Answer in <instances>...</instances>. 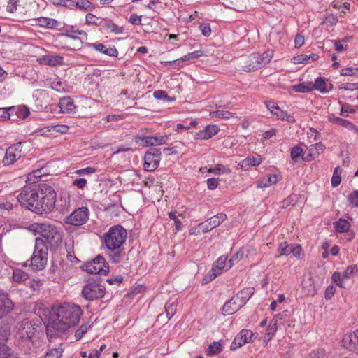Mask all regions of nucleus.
<instances>
[{
  "label": "nucleus",
  "instance_id": "obj_10",
  "mask_svg": "<svg viewBox=\"0 0 358 358\" xmlns=\"http://www.w3.org/2000/svg\"><path fill=\"white\" fill-rule=\"evenodd\" d=\"M9 335L10 329L8 326L0 327V358H20L14 350L3 343Z\"/></svg>",
  "mask_w": 358,
  "mask_h": 358
},
{
  "label": "nucleus",
  "instance_id": "obj_13",
  "mask_svg": "<svg viewBox=\"0 0 358 358\" xmlns=\"http://www.w3.org/2000/svg\"><path fill=\"white\" fill-rule=\"evenodd\" d=\"M342 343L343 347L350 351L358 352V330L345 334L343 338Z\"/></svg>",
  "mask_w": 358,
  "mask_h": 358
},
{
  "label": "nucleus",
  "instance_id": "obj_55",
  "mask_svg": "<svg viewBox=\"0 0 358 358\" xmlns=\"http://www.w3.org/2000/svg\"><path fill=\"white\" fill-rule=\"evenodd\" d=\"M176 310V308L173 303L166 306L165 311L169 319H170L175 314Z\"/></svg>",
  "mask_w": 358,
  "mask_h": 358
},
{
  "label": "nucleus",
  "instance_id": "obj_27",
  "mask_svg": "<svg viewBox=\"0 0 358 358\" xmlns=\"http://www.w3.org/2000/svg\"><path fill=\"white\" fill-rule=\"evenodd\" d=\"M303 292L308 296H313L316 294L317 289L315 288L313 279L309 278L308 280L303 282Z\"/></svg>",
  "mask_w": 358,
  "mask_h": 358
},
{
  "label": "nucleus",
  "instance_id": "obj_6",
  "mask_svg": "<svg viewBox=\"0 0 358 358\" xmlns=\"http://www.w3.org/2000/svg\"><path fill=\"white\" fill-rule=\"evenodd\" d=\"M48 262V246L42 238H36L35 248L33 252L31 265L34 270H42Z\"/></svg>",
  "mask_w": 358,
  "mask_h": 358
},
{
  "label": "nucleus",
  "instance_id": "obj_30",
  "mask_svg": "<svg viewBox=\"0 0 358 358\" xmlns=\"http://www.w3.org/2000/svg\"><path fill=\"white\" fill-rule=\"evenodd\" d=\"M143 168L147 171H153L159 166V161L155 158H143Z\"/></svg>",
  "mask_w": 358,
  "mask_h": 358
},
{
  "label": "nucleus",
  "instance_id": "obj_61",
  "mask_svg": "<svg viewBox=\"0 0 358 358\" xmlns=\"http://www.w3.org/2000/svg\"><path fill=\"white\" fill-rule=\"evenodd\" d=\"M308 59H310L309 55H301L294 57V63H295V64L305 63V62H306Z\"/></svg>",
  "mask_w": 358,
  "mask_h": 358
},
{
  "label": "nucleus",
  "instance_id": "obj_54",
  "mask_svg": "<svg viewBox=\"0 0 358 358\" xmlns=\"http://www.w3.org/2000/svg\"><path fill=\"white\" fill-rule=\"evenodd\" d=\"M357 72H358V68H345L343 69L341 71V75L343 76H350L355 75Z\"/></svg>",
  "mask_w": 358,
  "mask_h": 358
},
{
  "label": "nucleus",
  "instance_id": "obj_20",
  "mask_svg": "<svg viewBox=\"0 0 358 358\" xmlns=\"http://www.w3.org/2000/svg\"><path fill=\"white\" fill-rule=\"evenodd\" d=\"M227 257L225 255L220 256L214 263L213 267L210 270V278H215L221 273V271L226 265Z\"/></svg>",
  "mask_w": 358,
  "mask_h": 358
},
{
  "label": "nucleus",
  "instance_id": "obj_2",
  "mask_svg": "<svg viewBox=\"0 0 358 358\" xmlns=\"http://www.w3.org/2000/svg\"><path fill=\"white\" fill-rule=\"evenodd\" d=\"M82 313L80 307L73 303H63L53 307L46 325L47 336L49 339L61 336L78 323Z\"/></svg>",
  "mask_w": 358,
  "mask_h": 358
},
{
  "label": "nucleus",
  "instance_id": "obj_34",
  "mask_svg": "<svg viewBox=\"0 0 358 358\" xmlns=\"http://www.w3.org/2000/svg\"><path fill=\"white\" fill-rule=\"evenodd\" d=\"M341 169L339 166H336L334 169V174L331 178V185L334 187L338 186L341 181Z\"/></svg>",
  "mask_w": 358,
  "mask_h": 358
},
{
  "label": "nucleus",
  "instance_id": "obj_15",
  "mask_svg": "<svg viewBox=\"0 0 358 358\" xmlns=\"http://www.w3.org/2000/svg\"><path fill=\"white\" fill-rule=\"evenodd\" d=\"M301 247L299 245L294 246L293 245H288L287 242L281 243L279 245L278 251L280 255L287 256L292 254L294 256H299L301 252Z\"/></svg>",
  "mask_w": 358,
  "mask_h": 358
},
{
  "label": "nucleus",
  "instance_id": "obj_53",
  "mask_svg": "<svg viewBox=\"0 0 358 358\" xmlns=\"http://www.w3.org/2000/svg\"><path fill=\"white\" fill-rule=\"evenodd\" d=\"M303 148L300 145L294 146L291 150L290 157H303Z\"/></svg>",
  "mask_w": 358,
  "mask_h": 358
},
{
  "label": "nucleus",
  "instance_id": "obj_11",
  "mask_svg": "<svg viewBox=\"0 0 358 358\" xmlns=\"http://www.w3.org/2000/svg\"><path fill=\"white\" fill-rule=\"evenodd\" d=\"M89 217V210L86 207L78 208L70 215L67 216L64 221L66 224L74 226H80L86 222Z\"/></svg>",
  "mask_w": 358,
  "mask_h": 358
},
{
  "label": "nucleus",
  "instance_id": "obj_24",
  "mask_svg": "<svg viewBox=\"0 0 358 358\" xmlns=\"http://www.w3.org/2000/svg\"><path fill=\"white\" fill-rule=\"evenodd\" d=\"M240 304H238L236 301H234V296L225 304L222 308V313L224 315H232L240 308Z\"/></svg>",
  "mask_w": 358,
  "mask_h": 358
},
{
  "label": "nucleus",
  "instance_id": "obj_22",
  "mask_svg": "<svg viewBox=\"0 0 358 358\" xmlns=\"http://www.w3.org/2000/svg\"><path fill=\"white\" fill-rule=\"evenodd\" d=\"M39 63L41 64L55 66L61 64L63 62V57L59 55H44L38 59Z\"/></svg>",
  "mask_w": 358,
  "mask_h": 358
},
{
  "label": "nucleus",
  "instance_id": "obj_35",
  "mask_svg": "<svg viewBox=\"0 0 358 358\" xmlns=\"http://www.w3.org/2000/svg\"><path fill=\"white\" fill-rule=\"evenodd\" d=\"M336 229L338 232H345L349 229L350 224L346 220L340 219L336 222Z\"/></svg>",
  "mask_w": 358,
  "mask_h": 358
},
{
  "label": "nucleus",
  "instance_id": "obj_52",
  "mask_svg": "<svg viewBox=\"0 0 358 358\" xmlns=\"http://www.w3.org/2000/svg\"><path fill=\"white\" fill-rule=\"evenodd\" d=\"M326 355L325 350L324 349H318L313 350L310 355V358H324Z\"/></svg>",
  "mask_w": 358,
  "mask_h": 358
},
{
  "label": "nucleus",
  "instance_id": "obj_33",
  "mask_svg": "<svg viewBox=\"0 0 358 358\" xmlns=\"http://www.w3.org/2000/svg\"><path fill=\"white\" fill-rule=\"evenodd\" d=\"M273 115H275L278 119L281 120H286L289 122H294V118L293 116L289 115L286 111H283L280 108L279 110L275 111V113Z\"/></svg>",
  "mask_w": 358,
  "mask_h": 358
},
{
  "label": "nucleus",
  "instance_id": "obj_43",
  "mask_svg": "<svg viewBox=\"0 0 358 358\" xmlns=\"http://www.w3.org/2000/svg\"><path fill=\"white\" fill-rule=\"evenodd\" d=\"M343 279V277L338 272H334L332 275V280L340 287H345Z\"/></svg>",
  "mask_w": 358,
  "mask_h": 358
},
{
  "label": "nucleus",
  "instance_id": "obj_32",
  "mask_svg": "<svg viewBox=\"0 0 358 358\" xmlns=\"http://www.w3.org/2000/svg\"><path fill=\"white\" fill-rule=\"evenodd\" d=\"M292 89L295 92L306 93L313 90V85L312 83H302L298 85H293Z\"/></svg>",
  "mask_w": 358,
  "mask_h": 358
},
{
  "label": "nucleus",
  "instance_id": "obj_5",
  "mask_svg": "<svg viewBox=\"0 0 358 358\" xmlns=\"http://www.w3.org/2000/svg\"><path fill=\"white\" fill-rule=\"evenodd\" d=\"M34 231L41 236V238L50 247H57L62 241V234L57 227L50 224H36Z\"/></svg>",
  "mask_w": 358,
  "mask_h": 358
},
{
  "label": "nucleus",
  "instance_id": "obj_64",
  "mask_svg": "<svg viewBox=\"0 0 358 358\" xmlns=\"http://www.w3.org/2000/svg\"><path fill=\"white\" fill-rule=\"evenodd\" d=\"M208 187L210 189H215L218 185L217 179L215 178H209L207 180Z\"/></svg>",
  "mask_w": 358,
  "mask_h": 358
},
{
  "label": "nucleus",
  "instance_id": "obj_42",
  "mask_svg": "<svg viewBox=\"0 0 358 358\" xmlns=\"http://www.w3.org/2000/svg\"><path fill=\"white\" fill-rule=\"evenodd\" d=\"M153 96L156 99H166L168 101H173L175 98L169 97L164 91L162 90H157L153 93Z\"/></svg>",
  "mask_w": 358,
  "mask_h": 358
},
{
  "label": "nucleus",
  "instance_id": "obj_17",
  "mask_svg": "<svg viewBox=\"0 0 358 358\" xmlns=\"http://www.w3.org/2000/svg\"><path fill=\"white\" fill-rule=\"evenodd\" d=\"M13 308V303L6 294H0V318L7 315Z\"/></svg>",
  "mask_w": 358,
  "mask_h": 358
},
{
  "label": "nucleus",
  "instance_id": "obj_16",
  "mask_svg": "<svg viewBox=\"0 0 358 358\" xmlns=\"http://www.w3.org/2000/svg\"><path fill=\"white\" fill-rule=\"evenodd\" d=\"M166 138L164 136L157 137H148V136H138L136 138V142L140 143L143 146L157 145L163 144L166 142Z\"/></svg>",
  "mask_w": 358,
  "mask_h": 358
},
{
  "label": "nucleus",
  "instance_id": "obj_38",
  "mask_svg": "<svg viewBox=\"0 0 358 358\" xmlns=\"http://www.w3.org/2000/svg\"><path fill=\"white\" fill-rule=\"evenodd\" d=\"M358 271V267L356 264L349 266L343 272V277L345 279L351 278Z\"/></svg>",
  "mask_w": 358,
  "mask_h": 358
},
{
  "label": "nucleus",
  "instance_id": "obj_9",
  "mask_svg": "<svg viewBox=\"0 0 358 358\" xmlns=\"http://www.w3.org/2000/svg\"><path fill=\"white\" fill-rule=\"evenodd\" d=\"M82 293L87 300H96L104 296L105 287L94 282H90L83 287Z\"/></svg>",
  "mask_w": 358,
  "mask_h": 358
},
{
  "label": "nucleus",
  "instance_id": "obj_62",
  "mask_svg": "<svg viewBox=\"0 0 358 358\" xmlns=\"http://www.w3.org/2000/svg\"><path fill=\"white\" fill-rule=\"evenodd\" d=\"M18 0H9L7 5V10L13 13L17 9V2Z\"/></svg>",
  "mask_w": 358,
  "mask_h": 358
},
{
  "label": "nucleus",
  "instance_id": "obj_39",
  "mask_svg": "<svg viewBox=\"0 0 358 358\" xmlns=\"http://www.w3.org/2000/svg\"><path fill=\"white\" fill-rule=\"evenodd\" d=\"M313 90L316 89L320 91L321 92L324 93L327 92V90L326 88V83L323 78H318L315 80V83H313Z\"/></svg>",
  "mask_w": 358,
  "mask_h": 358
},
{
  "label": "nucleus",
  "instance_id": "obj_58",
  "mask_svg": "<svg viewBox=\"0 0 358 358\" xmlns=\"http://www.w3.org/2000/svg\"><path fill=\"white\" fill-rule=\"evenodd\" d=\"M73 184L78 189H82L86 186L87 180L84 178H77L73 181Z\"/></svg>",
  "mask_w": 358,
  "mask_h": 358
},
{
  "label": "nucleus",
  "instance_id": "obj_46",
  "mask_svg": "<svg viewBox=\"0 0 358 358\" xmlns=\"http://www.w3.org/2000/svg\"><path fill=\"white\" fill-rule=\"evenodd\" d=\"M16 113L19 117L24 119L29 115V110L27 106H22L17 108Z\"/></svg>",
  "mask_w": 358,
  "mask_h": 358
},
{
  "label": "nucleus",
  "instance_id": "obj_21",
  "mask_svg": "<svg viewBox=\"0 0 358 358\" xmlns=\"http://www.w3.org/2000/svg\"><path fill=\"white\" fill-rule=\"evenodd\" d=\"M59 107L62 113H71L77 108L73 101L69 96H66L60 99Z\"/></svg>",
  "mask_w": 358,
  "mask_h": 358
},
{
  "label": "nucleus",
  "instance_id": "obj_59",
  "mask_svg": "<svg viewBox=\"0 0 358 358\" xmlns=\"http://www.w3.org/2000/svg\"><path fill=\"white\" fill-rule=\"evenodd\" d=\"M51 87L55 90L57 92H63L64 91V88L62 86V83L59 80H54L51 83Z\"/></svg>",
  "mask_w": 358,
  "mask_h": 358
},
{
  "label": "nucleus",
  "instance_id": "obj_56",
  "mask_svg": "<svg viewBox=\"0 0 358 358\" xmlns=\"http://www.w3.org/2000/svg\"><path fill=\"white\" fill-rule=\"evenodd\" d=\"M96 171V169L93 167H87V168H85V169H78L75 171V173L79 175V176H82V175H85V174H90V173H93Z\"/></svg>",
  "mask_w": 358,
  "mask_h": 358
},
{
  "label": "nucleus",
  "instance_id": "obj_7",
  "mask_svg": "<svg viewBox=\"0 0 358 358\" xmlns=\"http://www.w3.org/2000/svg\"><path fill=\"white\" fill-rule=\"evenodd\" d=\"M84 270L92 274L106 275L109 272V266L106 264L103 257L98 255L93 261L85 264Z\"/></svg>",
  "mask_w": 358,
  "mask_h": 358
},
{
  "label": "nucleus",
  "instance_id": "obj_18",
  "mask_svg": "<svg viewBox=\"0 0 358 358\" xmlns=\"http://www.w3.org/2000/svg\"><path fill=\"white\" fill-rule=\"evenodd\" d=\"M219 130L216 125H208L203 130L196 134V138L201 140L209 139L217 134Z\"/></svg>",
  "mask_w": 358,
  "mask_h": 358
},
{
  "label": "nucleus",
  "instance_id": "obj_25",
  "mask_svg": "<svg viewBox=\"0 0 358 358\" xmlns=\"http://www.w3.org/2000/svg\"><path fill=\"white\" fill-rule=\"evenodd\" d=\"M262 158H244L241 161H236L240 169L248 170L250 166L259 165Z\"/></svg>",
  "mask_w": 358,
  "mask_h": 358
},
{
  "label": "nucleus",
  "instance_id": "obj_41",
  "mask_svg": "<svg viewBox=\"0 0 358 358\" xmlns=\"http://www.w3.org/2000/svg\"><path fill=\"white\" fill-rule=\"evenodd\" d=\"M14 109V107L0 108V121H5L10 118L9 111Z\"/></svg>",
  "mask_w": 358,
  "mask_h": 358
},
{
  "label": "nucleus",
  "instance_id": "obj_12",
  "mask_svg": "<svg viewBox=\"0 0 358 358\" xmlns=\"http://www.w3.org/2000/svg\"><path fill=\"white\" fill-rule=\"evenodd\" d=\"M227 219V215L223 213H219L213 217H211L206 222L199 224V229L203 233L210 231L216 227L220 225Z\"/></svg>",
  "mask_w": 358,
  "mask_h": 358
},
{
  "label": "nucleus",
  "instance_id": "obj_49",
  "mask_svg": "<svg viewBox=\"0 0 358 358\" xmlns=\"http://www.w3.org/2000/svg\"><path fill=\"white\" fill-rule=\"evenodd\" d=\"M211 354H218L222 350V345L217 342L212 343L208 347Z\"/></svg>",
  "mask_w": 358,
  "mask_h": 358
},
{
  "label": "nucleus",
  "instance_id": "obj_60",
  "mask_svg": "<svg viewBox=\"0 0 358 358\" xmlns=\"http://www.w3.org/2000/svg\"><path fill=\"white\" fill-rule=\"evenodd\" d=\"M129 22L132 24L139 25L141 24V17L136 14H132L129 19Z\"/></svg>",
  "mask_w": 358,
  "mask_h": 358
},
{
  "label": "nucleus",
  "instance_id": "obj_14",
  "mask_svg": "<svg viewBox=\"0 0 358 358\" xmlns=\"http://www.w3.org/2000/svg\"><path fill=\"white\" fill-rule=\"evenodd\" d=\"M252 335L253 334L248 330H242L234 339L230 346V349L231 350H236L246 343L251 341Z\"/></svg>",
  "mask_w": 358,
  "mask_h": 358
},
{
  "label": "nucleus",
  "instance_id": "obj_28",
  "mask_svg": "<svg viewBox=\"0 0 358 358\" xmlns=\"http://www.w3.org/2000/svg\"><path fill=\"white\" fill-rule=\"evenodd\" d=\"M278 320L276 317L273 318L266 329V334L264 336V341H268L274 336L278 329Z\"/></svg>",
  "mask_w": 358,
  "mask_h": 358
},
{
  "label": "nucleus",
  "instance_id": "obj_31",
  "mask_svg": "<svg viewBox=\"0 0 358 358\" xmlns=\"http://www.w3.org/2000/svg\"><path fill=\"white\" fill-rule=\"evenodd\" d=\"M324 149V145L321 143L311 145L309 148L308 157H315L317 155H320L323 153Z\"/></svg>",
  "mask_w": 358,
  "mask_h": 358
},
{
  "label": "nucleus",
  "instance_id": "obj_50",
  "mask_svg": "<svg viewBox=\"0 0 358 358\" xmlns=\"http://www.w3.org/2000/svg\"><path fill=\"white\" fill-rule=\"evenodd\" d=\"M340 126L345 127L349 130L355 131V132H356V133H358V128L354 124H352V122H350L346 120L343 119L342 122L340 124Z\"/></svg>",
  "mask_w": 358,
  "mask_h": 358
},
{
  "label": "nucleus",
  "instance_id": "obj_51",
  "mask_svg": "<svg viewBox=\"0 0 358 358\" xmlns=\"http://www.w3.org/2000/svg\"><path fill=\"white\" fill-rule=\"evenodd\" d=\"M243 257V253L242 252H237L232 257L229 259V268H231L236 262L241 260Z\"/></svg>",
  "mask_w": 358,
  "mask_h": 358
},
{
  "label": "nucleus",
  "instance_id": "obj_1",
  "mask_svg": "<svg viewBox=\"0 0 358 358\" xmlns=\"http://www.w3.org/2000/svg\"><path fill=\"white\" fill-rule=\"evenodd\" d=\"M17 200L22 206L37 214H47L55 206L56 192L51 186L41 182L34 187H24Z\"/></svg>",
  "mask_w": 358,
  "mask_h": 358
},
{
  "label": "nucleus",
  "instance_id": "obj_19",
  "mask_svg": "<svg viewBox=\"0 0 358 358\" xmlns=\"http://www.w3.org/2000/svg\"><path fill=\"white\" fill-rule=\"evenodd\" d=\"M4 155V157H21L22 155H25V153L22 152V143L19 142L9 147L5 153L3 150L0 148V155Z\"/></svg>",
  "mask_w": 358,
  "mask_h": 358
},
{
  "label": "nucleus",
  "instance_id": "obj_63",
  "mask_svg": "<svg viewBox=\"0 0 358 358\" xmlns=\"http://www.w3.org/2000/svg\"><path fill=\"white\" fill-rule=\"evenodd\" d=\"M108 28L110 30V31H112L116 34H120L123 32L122 27H119L117 25H116L114 23L108 24Z\"/></svg>",
  "mask_w": 358,
  "mask_h": 358
},
{
  "label": "nucleus",
  "instance_id": "obj_4",
  "mask_svg": "<svg viewBox=\"0 0 358 358\" xmlns=\"http://www.w3.org/2000/svg\"><path fill=\"white\" fill-rule=\"evenodd\" d=\"M273 57L272 51H266L262 55L253 53L241 59L240 66L243 71H254L268 64Z\"/></svg>",
  "mask_w": 358,
  "mask_h": 358
},
{
  "label": "nucleus",
  "instance_id": "obj_23",
  "mask_svg": "<svg viewBox=\"0 0 358 358\" xmlns=\"http://www.w3.org/2000/svg\"><path fill=\"white\" fill-rule=\"evenodd\" d=\"M253 292L250 288L243 289L234 296V301H236L240 307H242L251 297Z\"/></svg>",
  "mask_w": 358,
  "mask_h": 358
},
{
  "label": "nucleus",
  "instance_id": "obj_3",
  "mask_svg": "<svg viewBox=\"0 0 358 358\" xmlns=\"http://www.w3.org/2000/svg\"><path fill=\"white\" fill-rule=\"evenodd\" d=\"M127 232L120 225L110 227L103 236V242L108 250L110 262L118 263L123 257L124 252L123 245L126 241Z\"/></svg>",
  "mask_w": 358,
  "mask_h": 358
},
{
  "label": "nucleus",
  "instance_id": "obj_29",
  "mask_svg": "<svg viewBox=\"0 0 358 358\" xmlns=\"http://www.w3.org/2000/svg\"><path fill=\"white\" fill-rule=\"evenodd\" d=\"M210 117L212 118L218 117L223 119H230V118H237V116L235 113H233L227 110H215L211 111L209 114Z\"/></svg>",
  "mask_w": 358,
  "mask_h": 358
},
{
  "label": "nucleus",
  "instance_id": "obj_45",
  "mask_svg": "<svg viewBox=\"0 0 358 358\" xmlns=\"http://www.w3.org/2000/svg\"><path fill=\"white\" fill-rule=\"evenodd\" d=\"M51 2L55 6H63L65 7H72L74 2L71 0H51Z\"/></svg>",
  "mask_w": 358,
  "mask_h": 358
},
{
  "label": "nucleus",
  "instance_id": "obj_36",
  "mask_svg": "<svg viewBox=\"0 0 358 358\" xmlns=\"http://www.w3.org/2000/svg\"><path fill=\"white\" fill-rule=\"evenodd\" d=\"M58 22L54 19H50L47 17H42L38 19V24L42 27H46L48 28H53L57 25Z\"/></svg>",
  "mask_w": 358,
  "mask_h": 358
},
{
  "label": "nucleus",
  "instance_id": "obj_37",
  "mask_svg": "<svg viewBox=\"0 0 358 358\" xmlns=\"http://www.w3.org/2000/svg\"><path fill=\"white\" fill-rule=\"evenodd\" d=\"M28 278L27 273L22 270H15L13 273V279L15 282H21Z\"/></svg>",
  "mask_w": 358,
  "mask_h": 358
},
{
  "label": "nucleus",
  "instance_id": "obj_48",
  "mask_svg": "<svg viewBox=\"0 0 358 358\" xmlns=\"http://www.w3.org/2000/svg\"><path fill=\"white\" fill-rule=\"evenodd\" d=\"M169 217L174 221L176 229L179 231L181 228L182 222L178 220L176 215V211H171L168 213Z\"/></svg>",
  "mask_w": 358,
  "mask_h": 358
},
{
  "label": "nucleus",
  "instance_id": "obj_44",
  "mask_svg": "<svg viewBox=\"0 0 358 358\" xmlns=\"http://www.w3.org/2000/svg\"><path fill=\"white\" fill-rule=\"evenodd\" d=\"M62 355V351L59 349H52L46 353L45 358H60Z\"/></svg>",
  "mask_w": 358,
  "mask_h": 358
},
{
  "label": "nucleus",
  "instance_id": "obj_47",
  "mask_svg": "<svg viewBox=\"0 0 358 358\" xmlns=\"http://www.w3.org/2000/svg\"><path fill=\"white\" fill-rule=\"evenodd\" d=\"M75 4L78 8L85 10H88L92 7V3L87 0H79Z\"/></svg>",
  "mask_w": 358,
  "mask_h": 358
},
{
  "label": "nucleus",
  "instance_id": "obj_8",
  "mask_svg": "<svg viewBox=\"0 0 358 358\" xmlns=\"http://www.w3.org/2000/svg\"><path fill=\"white\" fill-rule=\"evenodd\" d=\"M36 331V324H32L31 321L26 319L18 324L15 336L17 338L24 341H30L34 336Z\"/></svg>",
  "mask_w": 358,
  "mask_h": 358
},
{
  "label": "nucleus",
  "instance_id": "obj_57",
  "mask_svg": "<svg viewBox=\"0 0 358 358\" xmlns=\"http://www.w3.org/2000/svg\"><path fill=\"white\" fill-rule=\"evenodd\" d=\"M42 285V282L40 280L33 279L29 281V286L34 290L38 291L39 290L41 286Z\"/></svg>",
  "mask_w": 358,
  "mask_h": 358
},
{
  "label": "nucleus",
  "instance_id": "obj_26",
  "mask_svg": "<svg viewBox=\"0 0 358 358\" xmlns=\"http://www.w3.org/2000/svg\"><path fill=\"white\" fill-rule=\"evenodd\" d=\"M92 47H93L95 50H96L99 52H101L102 53H104L106 55L112 56V57H117L118 52L117 50L111 47L107 48L106 45L99 43V44H91Z\"/></svg>",
  "mask_w": 358,
  "mask_h": 358
},
{
  "label": "nucleus",
  "instance_id": "obj_40",
  "mask_svg": "<svg viewBox=\"0 0 358 358\" xmlns=\"http://www.w3.org/2000/svg\"><path fill=\"white\" fill-rule=\"evenodd\" d=\"M348 201L352 208L358 206V190L353 191L348 196Z\"/></svg>",
  "mask_w": 358,
  "mask_h": 358
}]
</instances>
